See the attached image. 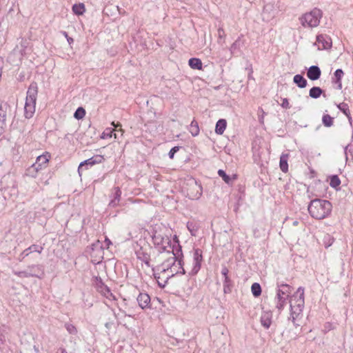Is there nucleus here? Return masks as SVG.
<instances>
[{
    "label": "nucleus",
    "instance_id": "obj_53",
    "mask_svg": "<svg viewBox=\"0 0 353 353\" xmlns=\"http://www.w3.org/2000/svg\"><path fill=\"white\" fill-rule=\"evenodd\" d=\"M281 106L285 109H289L290 108L289 101L286 98L282 99Z\"/></svg>",
    "mask_w": 353,
    "mask_h": 353
},
{
    "label": "nucleus",
    "instance_id": "obj_31",
    "mask_svg": "<svg viewBox=\"0 0 353 353\" xmlns=\"http://www.w3.org/2000/svg\"><path fill=\"white\" fill-rule=\"evenodd\" d=\"M218 174L227 184H230L233 180H235L236 179V175L234 174L233 175L232 177H231L229 175H228L224 170L221 169L218 170Z\"/></svg>",
    "mask_w": 353,
    "mask_h": 353
},
{
    "label": "nucleus",
    "instance_id": "obj_17",
    "mask_svg": "<svg viewBox=\"0 0 353 353\" xmlns=\"http://www.w3.org/2000/svg\"><path fill=\"white\" fill-rule=\"evenodd\" d=\"M243 35L241 34L237 39L231 45L230 51L232 55L241 53V48L244 46V41L242 39Z\"/></svg>",
    "mask_w": 353,
    "mask_h": 353
},
{
    "label": "nucleus",
    "instance_id": "obj_48",
    "mask_svg": "<svg viewBox=\"0 0 353 353\" xmlns=\"http://www.w3.org/2000/svg\"><path fill=\"white\" fill-rule=\"evenodd\" d=\"M65 328L70 334H76L77 333V330L76 327L71 323H65Z\"/></svg>",
    "mask_w": 353,
    "mask_h": 353
},
{
    "label": "nucleus",
    "instance_id": "obj_11",
    "mask_svg": "<svg viewBox=\"0 0 353 353\" xmlns=\"http://www.w3.org/2000/svg\"><path fill=\"white\" fill-rule=\"evenodd\" d=\"M111 198L109 202V206L112 208H115L119 205V202L121 198V190L119 187H114L112 189L111 194L110 196Z\"/></svg>",
    "mask_w": 353,
    "mask_h": 353
},
{
    "label": "nucleus",
    "instance_id": "obj_33",
    "mask_svg": "<svg viewBox=\"0 0 353 353\" xmlns=\"http://www.w3.org/2000/svg\"><path fill=\"white\" fill-rule=\"evenodd\" d=\"M199 226L198 223L196 222L188 221L187 223V228L189 230V232H190L191 235H192V236L196 235V232L199 230Z\"/></svg>",
    "mask_w": 353,
    "mask_h": 353
},
{
    "label": "nucleus",
    "instance_id": "obj_20",
    "mask_svg": "<svg viewBox=\"0 0 353 353\" xmlns=\"http://www.w3.org/2000/svg\"><path fill=\"white\" fill-rule=\"evenodd\" d=\"M135 253L139 260L143 262L148 267L150 266V256L143 250V248H140L139 250H137Z\"/></svg>",
    "mask_w": 353,
    "mask_h": 353
},
{
    "label": "nucleus",
    "instance_id": "obj_22",
    "mask_svg": "<svg viewBox=\"0 0 353 353\" xmlns=\"http://www.w3.org/2000/svg\"><path fill=\"white\" fill-rule=\"evenodd\" d=\"M292 287L288 284H280L278 285V289L276 290V296L281 297L285 296L288 299L289 294L291 293Z\"/></svg>",
    "mask_w": 353,
    "mask_h": 353
},
{
    "label": "nucleus",
    "instance_id": "obj_58",
    "mask_svg": "<svg viewBox=\"0 0 353 353\" xmlns=\"http://www.w3.org/2000/svg\"><path fill=\"white\" fill-rule=\"evenodd\" d=\"M159 272H154L153 274H154H154H161V279H159V281L162 282V281H163V278L166 276V274H162V272H161V271H159Z\"/></svg>",
    "mask_w": 353,
    "mask_h": 353
},
{
    "label": "nucleus",
    "instance_id": "obj_28",
    "mask_svg": "<svg viewBox=\"0 0 353 353\" xmlns=\"http://www.w3.org/2000/svg\"><path fill=\"white\" fill-rule=\"evenodd\" d=\"M226 125H227V122H226L225 119H219L216 123L215 132L217 134H220V135L222 134L226 128Z\"/></svg>",
    "mask_w": 353,
    "mask_h": 353
},
{
    "label": "nucleus",
    "instance_id": "obj_51",
    "mask_svg": "<svg viewBox=\"0 0 353 353\" xmlns=\"http://www.w3.org/2000/svg\"><path fill=\"white\" fill-rule=\"evenodd\" d=\"M105 327L107 329L106 332L109 334V331H110L113 327H114V323L113 321H109L105 323Z\"/></svg>",
    "mask_w": 353,
    "mask_h": 353
},
{
    "label": "nucleus",
    "instance_id": "obj_55",
    "mask_svg": "<svg viewBox=\"0 0 353 353\" xmlns=\"http://www.w3.org/2000/svg\"><path fill=\"white\" fill-rule=\"evenodd\" d=\"M62 34H63L65 36V37L67 39V41H68V42L69 43H72V42H73V41H74V40H73V39H72V38H71V37H70L68 36V33H67L66 32L63 31V32H62Z\"/></svg>",
    "mask_w": 353,
    "mask_h": 353
},
{
    "label": "nucleus",
    "instance_id": "obj_3",
    "mask_svg": "<svg viewBox=\"0 0 353 353\" xmlns=\"http://www.w3.org/2000/svg\"><path fill=\"white\" fill-rule=\"evenodd\" d=\"M307 210L312 218L321 220L330 214L332 205L327 200L315 199L310 201Z\"/></svg>",
    "mask_w": 353,
    "mask_h": 353
},
{
    "label": "nucleus",
    "instance_id": "obj_18",
    "mask_svg": "<svg viewBox=\"0 0 353 353\" xmlns=\"http://www.w3.org/2000/svg\"><path fill=\"white\" fill-rule=\"evenodd\" d=\"M321 71L319 66L312 65L307 71V77L312 81H316L321 77Z\"/></svg>",
    "mask_w": 353,
    "mask_h": 353
},
{
    "label": "nucleus",
    "instance_id": "obj_9",
    "mask_svg": "<svg viewBox=\"0 0 353 353\" xmlns=\"http://www.w3.org/2000/svg\"><path fill=\"white\" fill-rule=\"evenodd\" d=\"M181 268H178V267H173L172 269H170L168 272L165 274L166 276L163 278V281H160L159 279H161V274H154V279H156L158 285L163 288L166 283H168V281L174 276L175 274H181Z\"/></svg>",
    "mask_w": 353,
    "mask_h": 353
},
{
    "label": "nucleus",
    "instance_id": "obj_13",
    "mask_svg": "<svg viewBox=\"0 0 353 353\" xmlns=\"http://www.w3.org/2000/svg\"><path fill=\"white\" fill-rule=\"evenodd\" d=\"M26 270H28L29 274H32V275H30V277H37L39 279H41L43 277V276L45 274L44 268L42 265H28L27 267Z\"/></svg>",
    "mask_w": 353,
    "mask_h": 353
},
{
    "label": "nucleus",
    "instance_id": "obj_19",
    "mask_svg": "<svg viewBox=\"0 0 353 353\" xmlns=\"http://www.w3.org/2000/svg\"><path fill=\"white\" fill-rule=\"evenodd\" d=\"M112 125L114 127V129L112 128H106L105 130L103 132L102 138L106 137H112V133L114 131L120 132V136L122 137L123 134V130L121 128V125L120 123L115 124L114 122L112 123Z\"/></svg>",
    "mask_w": 353,
    "mask_h": 353
},
{
    "label": "nucleus",
    "instance_id": "obj_5",
    "mask_svg": "<svg viewBox=\"0 0 353 353\" xmlns=\"http://www.w3.org/2000/svg\"><path fill=\"white\" fill-rule=\"evenodd\" d=\"M322 16V11L315 8L310 12L303 14L299 18V21L304 28H315L319 25Z\"/></svg>",
    "mask_w": 353,
    "mask_h": 353
},
{
    "label": "nucleus",
    "instance_id": "obj_38",
    "mask_svg": "<svg viewBox=\"0 0 353 353\" xmlns=\"http://www.w3.org/2000/svg\"><path fill=\"white\" fill-rule=\"evenodd\" d=\"M286 300H287V298L285 296L279 297V296H276V298H275L276 307L279 310H281L285 304Z\"/></svg>",
    "mask_w": 353,
    "mask_h": 353
},
{
    "label": "nucleus",
    "instance_id": "obj_49",
    "mask_svg": "<svg viewBox=\"0 0 353 353\" xmlns=\"http://www.w3.org/2000/svg\"><path fill=\"white\" fill-rule=\"evenodd\" d=\"M95 285L98 291L104 287L105 285L103 283L102 279L100 277H94Z\"/></svg>",
    "mask_w": 353,
    "mask_h": 353
},
{
    "label": "nucleus",
    "instance_id": "obj_40",
    "mask_svg": "<svg viewBox=\"0 0 353 353\" xmlns=\"http://www.w3.org/2000/svg\"><path fill=\"white\" fill-rule=\"evenodd\" d=\"M232 281L229 277H226L223 281V292L225 294L230 293L232 291Z\"/></svg>",
    "mask_w": 353,
    "mask_h": 353
},
{
    "label": "nucleus",
    "instance_id": "obj_44",
    "mask_svg": "<svg viewBox=\"0 0 353 353\" xmlns=\"http://www.w3.org/2000/svg\"><path fill=\"white\" fill-rule=\"evenodd\" d=\"M12 272L14 275H16L20 278H28V277H30V275H32L31 274H29L28 270H26V269L23 271L13 270Z\"/></svg>",
    "mask_w": 353,
    "mask_h": 353
},
{
    "label": "nucleus",
    "instance_id": "obj_29",
    "mask_svg": "<svg viewBox=\"0 0 353 353\" xmlns=\"http://www.w3.org/2000/svg\"><path fill=\"white\" fill-rule=\"evenodd\" d=\"M288 157H289L288 154H282L280 157L279 165H280L281 170L283 172H287L288 171Z\"/></svg>",
    "mask_w": 353,
    "mask_h": 353
},
{
    "label": "nucleus",
    "instance_id": "obj_32",
    "mask_svg": "<svg viewBox=\"0 0 353 353\" xmlns=\"http://www.w3.org/2000/svg\"><path fill=\"white\" fill-rule=\"evenodd\" d=\"M189 65L191 68L194 70H201L202 69V62L201 59L198 58H191L188 61Z\"/></svg>",
    "mask_w": 353,
    "mask_h": 353
},
{
    "label": "nucleus",
    "instance_id": "obj_52",
    "mask_svg": "<svg viewBox=\"0 0 353 353\" xmlns=\"http://www.w3.org/2000/svg\"><path fill=\"white\" fill-rule=\"evenodd\" d=\"M179 150V147L176 146V147H174L172 148L169 153H168V156L170 159H173L174 158V154Z\"/></svg>",
    "mask_w": 353,
    "mask_h": 353
},
{
    "label": "nucleus",
    "instance_id": "obj_56",
    "mask_svg": "<svg viewBox=\"0 0 353 353\" xmlns=\"http://www.w3.org/2000/svg\"><path fill=\"white\" fill-rule=\"evenodd\" d=\"M105 243L107 248H108L110 247V245H112L111 241L107 237L105 239Z\"/></svg>",
    "mask_w": 353,
    "mask_h": 353
},
{
    "label": "nucleus",
    "instance_id": "obj_4",
    "mask_svg": "<svg viewBox=\"0 0 353 353\" xmlns=\"http://www.w3.org/2000/svg\"><path fill=\"white\" fill-rule=\"evenodd\" d=\"M152 239L154 247L160 253L167 252L168 250V248H171L170 239L162 230H154L152 234Z\"/></svg>",
    "mask_w": 353,
    "mask_h": 353
},
{
    "label": "nucleus",
    "instance_id": "obj_42",
    "mask_svg": "<svg viewBox=\"0 0 353 353\" xmlns=\"http://www.w3.org/2000/svg\"><path fill=\"white\" fill-rule=\"evenodd\" d=\"M322 122L325 127H331L333 125V118L329 114H324L322 118Z\"/></svg>",
    "mask_w": 353,
    "mask_h": 353
},
{
    "label": "nucleus",
    "instance_id": "obj_25",
    "mask_svg": "<svg viewBox=\"0 0 353 353\" xmlns=\"http://www.w3.org/2000/svg\"><path fill=\"white\" fill-rule=\"evenodd\" d=\"M50 155L48 153L46 154H42L37 157L36 162L34 163V165H37V168L41 170L47 166V163L49 161Z\"/></svg>",
    "mask_w": 353,
    "mask_h": 353
},
{
    "label": "nucleus",
    "instance_id": "obj_46",
    "mask_svg": "<svg viewBox=\"0 0 353 353\" xmlns=\"http://www.w3.org/2000/svg\"><path fill=\"white\" fill-rule=\"evenodd\" d=\"M85 114V111L82 107H79L77 109L74 114V118L77 119H81L84 117Z\"/></svg>",
    "mask_w": 353,
    "mask_h": 353
},
{
    "label": "nucleus",
    "instance_id": "obj_12",
    "mask_svg": "<svg viewBox=\"0 0 353 353\" xmlns=\"http://www.w3.org/2000/svg\"><path fill=\"white\" fill-rule=\"evenodd\" d=\"M38 94V85L36 82L33 81L30 83L28 87L27 93H26V101L34 102L36 103Z\"/></svg>",
    "mask_w": 353,
    "mask_h": 353
},
{
    "label": "nucleus",
    "instance_id": "obj_43",
    "mask_svg": "<svg viewBox=\"0 0 353 353\" xmlns=\"http://www.w3.org/2000/svg\"><path fill=\"white\" fill-rule=\"evenodd\" d=\"M346 161L351 158L353 160V145H347L344 149Z\"/></svg>",
    "mask_w": 353,
    "mask_h": 353
},
{
    "label": "nucleus",
    "instance_id": "obj_16",
    "mask_svg": "<svg viewBox=\"0 0 353 353\" xmlns=\"http://www.w3.org/2000/svg\"><path fill=\"white\" fill-rule=\"evenodd\" d=\"M137 300L141 309L150 308V297L147 293H139Z\"/></svg>",
    "mask_w": 353,
    "mask_h": 353
},
{
    "label": "nucleus",
    "instance_id": "obj_23",
    "mask_svg": "<svg viewBox=\"0 0 353 353\" xmlns=\"http://www.w3.org/2000/svg\"><path fill=\"white\" fill-rule=\"evenodd\" d=\"M192 189L194 191H190L188 193V196L190 199L192 200L199 199L202 195V187L200 185H198L196 181H194Z\"/></svg>",
    "mask_w": 353,
    "mask_h": 353
},
{
    "label": "nucleus",
    "instance_id": "obj_26",
    "mask_svg": "<svg viewBox=\"0 0 353 353\" xmlns=\"http://www.w3.org/2000/svg\"><path fill=\"white\" fill-rule=\"evenodd\" d=\"M321 94H323V97H326L323 90L320 87L314 86L309 91L310 97L314 99L319 98Z\"/></svg>",
    "mask_w": 353,
    "mask_h": 353
},
{
    "label": "nucleus",
    "instance_id": "obj_35",
    "mask_svg": "<svg viewBox=\"0 0 353 353\" xmlns=\"http://www.w3.org/2000/svg\"><path fill=\"white\" fill-rule=\"evenodd\" d=\"M189 132L191 133V134L193 137H196L199 134V125H198V123L195 120H193L191 122V123L190 125V128H189Z\"/></svg>",
    "mask_w": 353,
    "mask_h": 353
},
{
    "label": "nucleus",
    "instance_id": "obj_64",
    "mask_svg": "<svg viewBox=\"0 0 353 353\" xmlns=\"http://www.w3.org/2000/svg\"><path fill=\"white\" fill-rule=\"evenodd\" d=\"M2 165V163H1V162H0V165Z\"/></svg>",
    "mask_w": 353,
    "mask_h": 353
},
{
    "label": "nucleus",
    "instance_id": "obj_63",
    "mask_svg": "<svg viewBox=\"0 0 353 353\" xmlns=\"http://www.w3.org/2000/svg\"><path fill=\"white\" fill-rule=\"evenodd\" d=\"M297 224H298L297 221H294V225H296Z\"/></svg>",
    "mask_w": 353,
    "mask_h": 353
},
{
    "label": "nucleus",
    "instance_id": "obj_47",
    "mask_svg": "<svg viewBox=\"0 0 353 353\" xmlns=\"http://www.w3.org/2000/svg\"><path fill=\"white\" fill-rule=\"evenodd\" d=\"M337 108L345 114L347 115L349 113H350L349 110V106L345 103H341L339 105H337Z\"/></svg>",
    "mask_w": 353,
    "mask_h": 353
},
{
    "label": "nucleus",
    "instance_id": "obj_21",
    "mask_svg": "<svg viewBox=\"0 0 353 353\" xmlns=\"http://www.w3.org/2000/svg\"><path fill=\"white\" fill-rule=\"evenodd\" d=\"M36 103L26 101L24 106V116L26 119H30L35 112Z\"/></svg>",
    "mask_w": 353,
    "mask_h": 353
},
{
    "label": "nucleus",
    "instance_id": "obj_7",
    "mask_svg": "<svg viewBox=\"0 0 353 353\" xmlns=\"http://www.w3.org/2000/svg\"><path fill=\"white\" fill-rule=\"evenodd\" d=\"M12 114V108L8 103L0 105V134H2L6 128V119Z\"/></svg>",
    "mask_w": 353,
    "mask_h": 353
},
{
    "label": "nucleus",
    "instance_id": "obj_36",
    "mask_svg": "<svg viewBox=\"0 0 353 353\" xmlns=\"http://www.w3.org/2000/svg\"><path fill=\"white\" fill-rule=\"evenodd\" d=\"M72 11L75 14H77V15L83 14L85 11L84 4L83 3L74 4L72 6Z\"/></svg>",
    "mask_w": 353,
    "mask_h": 353
},
{
    "label": "nucleus",
    "instance_id": "obj_61",
    "mask_svg": "<svg viewBox=\"0 0 353 353\" xmlns=\"http://www.w3.org/2000/svg\"><path fill=\"white\" fill-rule=\"evenodd\" d=\"M121 312H122V314H123L125 316H131V315H127V314L125 313V311H121Z\"/></svg>",
    "mask_w": 353,
    "mask_h": 353
},
{
    "label": "nucleus",
    "instance_id": "obj_37",
    "mask_svg": "<svg viewBox=\"0 0 353 353\" xmlns=\"http://www.w3.org/2000/svg\"><path fill=\"white\" fill-rule=\"evenodd\" d=\"M99 292L108 299H115L114 296L107 285L102 287V288L99 290Z\"/></svg>",
    "mask_w": 353,
    "mask_h": 353
},
{
    "label": "nucleus",
    "instance_id": "obj_41",
    "mask_svg": "<svg viewBox=\"0 0 353 353\" xmlns=\"http://www.w3.org/2000/svg\"><path fill=\"white\" fill-rule=\"evenodd\" d=\"M251 291L254 296L257 297L261 294V288L258 283H254L251 287Z\"/></svg>",
    "mask_w": 353,
    "mask_h": 353
},
{
    "label": "nucleus",
    "instance_id": "obj_24",
    "mask_svg": "<svg viewBox=\"0 0 353 353\" xmlns=\"http://www.w3.org/2000/svg\"><path fill=\"white\" fill-rule=\"evenodd\" d=\"M272 313L270 311L264 312L261 316V323L266 329H268L272 324Z\"/></svg>",
    "mask_w": 353,
    "mask_h": 353
},
{
    "label": "nucleus",
    "instance_id": "obj_2",
    "mask_svg": "<svg viewBox=\"0 0 353 353\" xmlns=\"http://www.w3.org/2000/svg\"><path fill=\"white\" fill-rule=\"evenodd\" d=\"M304 288L299 287L296 292L292 295L290 300V315L288 320L292 321L294 326H299L296 321L302 317V312L304 308Z\"/></svg>",
    "mask_w": 353,
    "mask_h": 353
},
{
    "label": "nucleus",
    "instance_id": "obj_30",
    "mask_svg": "<svg viewBox=\"0 0 353 353\" xmlns=\"http://www.w3.org/2000/svg\"><path fill=\"white\" fill-rule=\"evenodd\" d=\"M293 81L300 88H304L307 86V80L301 74H296L293 78Z\"/></svg>",
    "mask_w": 353,
    "mask_h": 353
},
{
    "label": "nucleus",
    "instance_id": "obj_54",
    "mask_svg": "<svg viewBox=\"0 0 353 353\" xmlns=\"http://www.w3.org/2000/svg\"><path fill=\"white\" fill-rule=\"evenodd\" d=\"M228 269L226 266L223 265L222 267V269H221V274L224 276V279H226V277H229L228 274Z\"/></svg>",
    "mask_w": 353,
    "mask_h": 353
},
{
    "label": "nucleus",
    "instance_id": "obj_15",
    "mask_svg": "<svg viewBox=\"0 0 353 353\" xmlns=\"http://www.w3.org/2000/svg\"><path fill=\"white\" fill-rule=\"evenodd\" d=\"M43 247L40 246V245H36V244H33L32 245H30L29 248H26V250H24L19 255L18 259L19 261H22L26 256H28L30 253L32 252H38V253H41L42 250H43Z\"/></svg>",
    "mask_w": 353,
    "mask_h": 353
},
{
    "label": "nucleus",
    "instance_id": "obj_57",
    "mask_svg": "<svg viewBox=\"0 0 353 353\" xmlns=\"http://www.w3.org/2000/svg\"><path fill=\"white\" fill-rule=\"evenodd\" d=\"M218 33H219V36L220 38H221L223 37V34H224V31H223V29L220 28L218 29Z\"/></svg>",
    "mask_w": 353,
    "mask_h": 353
},
{
    "label": "nucleus",
    "instance_id": "obj_8",
    "mask_svg": "<svg viewBox=\"0 0 353 353\" xmlns=\"http://www.w3.org/2000/svg\"><path fill=\"white\" fill-rule=\"evenodd\" d=\"M104 157L102 155L97 154L94 155L91 158L86 159L81 162L78 168V172L81 174V172L83 170H88L89 168L94 165L102 163L104 161Z\"/></svg>",
    "mask_w": 353,
    "mask_h": 353
},
{
    "label": "nucleus",
    "instance_id": "obj_14",
    "mask_svg": "<svg viewBox=\"0 0 353 353\" xmlns=\"http://www.w3.org/2000/svg\"><path fill=\"white\" fill-rule=\"evenodd\" d=\"M316 41L319 44V48L330 49L332 47L331 38L326 34H320L316 37Z\"/></svg>",
    "mask_w": 353,
    "mask_h": 353
},
{
    "label": "nucleus",
    "instance_id": "obj_59",
    "mask_svg": "<svg viewBox=\"0 0 353 353\" xmlns=\"http://www.w3.org/2000/svg\"><path fill=\"white\" fill-rule=\"evenodd\" d=\"M347 117L348 118V120L351 123V120H352V117L350 115V113H349V114L346 115Z\"/></svg>",
    "mask_w": 353,
    "mask_h": 353
},
{
    "label": "nucleus",
    "instance_id": "obj_1",
    "mask_svg": "<svg viewBox=\"0 0 353 353\" xmlns=\"http://www.w3.org/2000/svg\"><path fill=\"white\" fill-rule=\"evenodd\" d=\"M177 245H173L172 251L168 250L166 253L169 255L166 259L159 265L157 267V271H161V274H165L170 269L173 267L181 268V274H184L185 271L183 267V263L182 260L183 252L181 246L176 241Z\"/></svg>",
    "mask_w": 353,
    "mask_h": 353
},
{
    "label": "nucleus",
    "instance_id": "obj_27",
    "mask_svg": "<svg viewBox=\"0 0 353 353\" xmlns=\"http://www.w3.org/2000/svg\"><path fill=\"white\" fill-rule=\"evenodd\" d=\"M40 171L41 170L37 168V165L33 163L26 170L25 175L32 178H36Z\"/></svg>",
    "mask_w": 353,
    "mask_h": 353
},
{
    "label": "nucleus",
    "instance_id": "obj_60",
    "mask_svg": "<svg viewBox=\"0 0 353 353\" xmlns=\"http://www.w3.org/2000/svg\"><path fill=\"white\" fill-rule=\"evenodd\" d=\"M34 351H35L37 353H38V352H39V348H38L37 347L34 346Z\"/></svg>",
    "mask_w": 353,
    "mask_h": 353
},
{
    "label": "nucleus",
    "instance_id": "obj_50",
    "mask_svg": "<svg viewBox=\"0 0 353 353\" xmlns=\"http://www.w3.org/2000/svg\"><path fill=\"white\" fill-rule=\"evenodd\" d=\"M4 325H0V341L3 343L6 341Z\"/></svg>",
    "mask_w": 353,
    "mask_h": 353
},
{
    "label": "nucleus",
    "instance_id": "obj_10",
    "mask_svg": "<svg viewBox=\"0 0 353 353\" xmlns=\"http://www.w3.org/2000/svg\"><path fill=\"white\" fill-rule=\"evenodd\" d=\"M203 252L199 248H196L193 252V267L191 270L192 274H196L201 269L203 261Z\"/></svg>",
    "mask_w": 353,
    "mask_h": 353
},
{
    "label": "nucleus",
    "instance_id": "obj_39",
    "mask_svg": "<svg viewBox=\"0 0 353 353\" xmlns=\"http://www.w3.org/2000/svg\"><path fill=\"white\" fill-rule=\"evenodd\" d=\"M341 184V180L337 175H332L330 180V185L335 189H337Z\"/></svg>",
    "mask_w": 353,
    "mask_h": 353
},
{
    "label": "nucleus",
    "instance_id": "obj_62",
    "mask_svg": "<svg viewBox=\"0 0 353 353\" xmlns=\"http://www.w3.org/2000/svg\"><path fill=\"white\" fill-rule=\"evenodd\" d=\"M114 136L115 139H118V135L117 133H114Z\"/></svg>",
    "mask_w": 353,
    "mask_h": 353
},
{
    "label": "nucleus",
    "instance_id": "obj_6",
    "mask_svg": "<svg viewBox=\"0 0 353 353\" xmlns=\"http://www.w3.org/2000/svg\"><path fill=\"white\" fill-rule=\"evenodd\" d=\"M87 252L91 257V261L94 264L99 263L103 259V245L99 240L93 243Z\"/></svg>",
    "mask_w": 353,
    "mask_h": 353
},
{
    "label": "nucleus",
    "instance_id": "obj_34",
    "mask_svg": "<svg viewBox=\"0 0 353 353\" xmlns=\"http://www.w3.org/2000/svg\"><path fill=\"white\" fill-rule=\"evenodd\" d=\"M343 71L341 69H337L334 72V78L335 80H333L332 81L335 83L338 84V87L339 89L341 88L342 84H341V79L343 76Z\"/></svg>",
    "mask_w": 353,
    "mask_h": 353
},
{
    "label": "nucleus",
    "instance_id": "obj_45",
    "mask_svg": "<svg viewBox=\"0 0 353 353\" xmlns=\"http://www.w3.org/2000/svg\"><path fill=\"white\" fill-rule=\"evenodd\" d=\"M334 238L328 234H326L323 237V243L325 248L331 246L334 243Z\"/></svg>",
    "mask_w": 353,
    "mask_h": 353
}]
</instances>
